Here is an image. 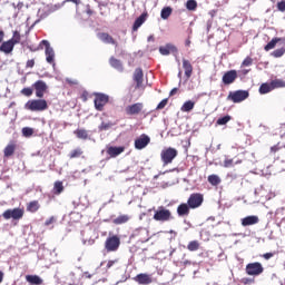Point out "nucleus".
Instances as JSON below:
<instances>
[{
  "label": "nucleus",
  "instance_id": "obj_1",
  "mask_svg": "<svg viewBox=\"0 0 285 285\" xmlns=\"http://www.w3.org/2000/svg\"><path fill=\"white\" fill-rule=\"evenodd\" d=\"M17 43H21V33L18 30L13 31V36L11 39L1 43L0 52H4V55H10V52L14 50V46H17Z\"/></svg>",
  "mask_w": 285,
  "mask_h": 285
},
{
  "label": "nucleus",
  "instance_id": "obj_2",
  "mask_svg": "<svg viewBox=\"0 0 285 285\" xmlns=\"http://www.w3.org/2000/svg\"><path fill=\"white\" fill-rule=\"evenodd\" d=\"M26 110H30V112H43V110H48V101L46 99H31L24 104Z\"/></svg>",
  "mask_w": 285,
  "mask_h": 285
},
{
  "label": "nucleus",
  "instance_id": "obj_3",
  "mask_svg": "<svg viewBox=\"0 0 285 285\" xmlns=\"http://www.w3.org/2000/svg\"><path fill=\"white\" fill-rule=\"evenodd\" d=\"M153 219H155V222L161 223L170 222V219H173V212L164 206H159L157 210H155Z\"/></svg>",
  "mask_w": 285,
  "mask_h": 285
},
{
  "label": "nucleus",
  "instance_id": "obj_4",
  "mask_svg": "<svg viewBox=\"0 0 285 285\" xmlns=\"http://www.w3.org/2000/svg\"><path fill=\"white\" fill-rule=\"evenodd\" d=\"M177 155H179V151H177L173 147H168L161 150L160 153V159L163 161L164 166H168L173 163L175 158H177Z\"/></svg>",
  "mask_w": 285,
  "mask_h": 285
},
{
  "label": "nucleus",
  "instance_id": "obj_5",
  "mask_svg": "<svg viewBox=\"0 0 285 285\" xmlns=\"http://www.w3.org/2000/svg\"><path fill=\"white\" fill-rule=\"evenodd\" d=\"M119 246H121V238L117 235L108 236L105 240V250L107 253H116V250H119Z\"/></svg>",
  "mask_w": 285,
  "mask_h": 285
},
{
  "label": "nucleus",
  "instance_id": "obj_6",
  "mask_svg": "<svg viewBox=\"0 0 285 285\" xmlns=\"http://www.w3.org/2000/svg\"><path fill=\"white\" fill-rule=\"evenodd\" d=\"M250 94L247 90H236L230 91L227 96V101H233V104H242V101H246Z\"/></svg>",
  "mask_w": 285,
  "mask_h": 285
},
{
  "label": "nucleus",
  "instance_id": "obj_7",
  "mask_svg": "<svg viewBox=\"0 0 285 285\" xmlns=\"http://www.w3.org/2000/svg\"><path fill=\"white\" fill-rule=\"evenodd\" d=\"M94 105L96 110H98V112H102L108 101H110V96L101 92H96L94 94Z\"/></svg>",
  "mask_w": 285,
  "mask_h": 285
},
{
  "label": "nucleus",
  "instance_id": "obj_8",
  "mask_svg": "<svg viewBox=\"0 0 285 285\" xmlns=\"http://www.w3.org/2000/svg\"><path fill=\"white\" fill-rule=\"evenodd\" d=\"M26 214V210L23 208H13V209H7L3 212L2 217L3 219H13L16 222H19V219H23V215Z\"/></svg>",
  "mask_w": 285,
  "mask_h": 285
},
{
  "label": "nucleus",
  "instance_id": "obj_9",
  "mask_svg": "<svg viewBox=\"0 0 285 285\" xmlns=\"http://www.w3.org/2000/svg\"><path fill=\"white\" fill-rule=\"evenodd\" d=\"M245 272L247 275L257 277L258 275H262V273H264V266L259 262L249 263L246 265Z\"/></svg>",
  "mask_w": 285,
  "mask_h": 285
},
{
  "label": "nucleus",
  "instance_id": "obj_10",
  "mask_svg": "<svg viewBox=\"0 0 285 285\" xmlns=\"http://www.w3.org/2000/svg\"><path fill=\"white\" fill-rule=\"evenodd\" d=\"M269 157L273 159H285V145L283 142H277L269 149Z\"/></svg>",
  "mask_w": 285,
  "mask_h": 285
},
{
  "label": "nucleus",
  "instance_id": "obj_11",
  "mask_svg": "<svg viewBox=\"0 0 285 285\" xmlns=\"http://www.w3.org/2000/svg\"><path fill=\"white\" fill-rule=\"evenodd\" d=\"M187 204L191 209L199 208L204 204V194L194 193L189 196Z\"/></svg>",
  "mask_w": 285,
  "mask_h": 285
},
{
  "label": "nucleus",
  "instance_id": "obj_12",
  "mask_svg": "<svg viewBox=\"0 0 285 285\" xmlns=\"http://www.w3.org/2000/svg\"><path fill=\"white\" fill-rule=\"evenodd\" d=\"M32 88L36 91V97H38V99H43V95L48 92V85L43 80H37L32 85Z\"/></svg>",
  "mask_w": 285,
  "mask_h": 285
},
{
  "label": "nucleus",
  "instance_id": "obj_13",
  "mask_svg": "<svg viewBox=\"0 0 285 285\" xmlns=\"http://www.w3.org/2000/svg\"><path fill=\"white\" fill-rule=\"evenodd\" d=\"M142 110H144V102H135L125 108V112L126 115H128V117H135L137 115H141Z\"/></svg>",
  "mask_w": 285,
  "mask_h": 285
},
{
  "label": "nucleus",
  "instance_id": "obj_14",
  "mask_svg": "<svg viewBox=\"0 0 285 285\" xmlns=\"http://www.w3.org/2000/svg\"><path fill=\"white\" fill-rule=\"evenodd\" d=\"M132 79L136 83V86H135L136 90H139V89L145 90V87H144V69L136 68L135 71H134Z\"/></svg>",
  "mask_w": 285,
  "mask_h": 285
},
{
  "label": "nucleus",
  "instance_id": "obj_15",
  "mask_svg": "<svg viewBox=\"0 0 285 285\" xmlns=\"http://www.w3.org/2000/svg\"><path fill=\"white\" fill-rule=\"evenodd\" d=\"M45 46V55L47 63H55V49L50 47V42L48 40H42L40 42V47Z\"/></svg>",
  "mask_w": 285,
  "mask_h": 285
},
{
  "label": "nucleus",
  "instance_id": "obj_16",
  "mask_svg": "<svg viewBox=\"0 0 285 285\" xmlns=\"http://www.w3.org/2000/svg\"><path fill=\"white\" fill-rule=\"evenodd\" d=\"M148 144H150V137L146 134H142L138 138H136L135 148L136 150H144V148H146Z\"/></svg>",
  "mask_w": 285,
  "mask_h": 285
},
{
  "label": "nucleus",
  "instance_id": "obj_17",
  "mask_svg": "<svg viewBox=\"0 0 285 285\" xmlns=\"http://www.w3.org/2000/svg\"><path fill=\"white\" fill-rule=\"evenodd\" d=\"M222 80L225 86H230V83H235V81L237 80V70L233 69L226 71Z\"/></svg>",
  "mask_w": 285,
  "mask_h": 285
},
{
  "label": "nucleus",
  "instance_id": "obj_18",
  "mask_svg": "<svg viewBox=\"0 0 285 285\" xmlns=\"http://www.w3.org/2000/svg\"><path fill=\"white\" fill-rule=\"evenodd\" d=\"M98 39L102 41V43H109L111 46H115V48L119 46V42H117V40H115V38H112V36H110V33L108 32L98 33Z\"/></svg>",
  "mask_w": 285,
  "mask_h": 285
},
{
  "label": "nucleus",
  "instance_id": "obj_19",
  "mask_svg": "<svg viewBox=\"0 0 285 285\" xmlns=\"http://www.w3.org/2000/svg\"><path fill=\"white\" fill-rule=\"evenodd\" d=\"M159 52H160V55L167 57L168 55H170V52L173 55H177V52H179V50L177 49L176 46L167 43L164 47H159Z\"/></svg>",
  "mask_w": 285,
  "mask_h": 285
},
{
  "label": "nucleus",
  "instance_id": "obj_20",
  "mask_svg": "<svg viewBox=\"0 0 285 285\" xmlns=\"http://www.w3.org/2000/svg\"><path fill=\"white\" fill-rule=\"evenodd\" d=\"M178 217H188L190 215V205L187 203H181L177 207Z\"/></svg>",
  "mask_w": 285,
  "mask_h": 285
},
{
  "label": "nucleus",
  "instance_id": "obj_21",
  "mask_svg": "<svg viewBox=\"0 0 285 285\" xmlns=\"http://www.w3.org/2000/svg\"><path fill=\"white\" fill-rule=\"evenodd\" d=\"M135 282L140 285H148L153 284V277L150 276V274H138L135 277Z\"/></svg>",
  "mask_w": 285,
  "mask_h": 285
},
{
  "label": "nucleus",
  "instance_id": "obj_22",
  "mask_svg": "<svg viewBox=\"0 0 285 285\" xmlns=\"http://www.w3.org/2000/svg\"><path fill=\"white\" fill-rule=\"evenodd\" d=\"M242 226H255V224H259V217L252 215V216H246L242 218L240 220Z\"/></svg>",
  "mask_w": 285,
  "mask_h": 285
},
{
  "label": "nucleus",
  "instance_id": "obj_23",
  "mask_svg": "<svg viewBox=\"0 0 285 285\" xmlns=\"http://www.w3.org/2000/svg\"><path fill=\"white\" fill-rule=\"evenodd\" d=\"M146 19H148V12L141 13L134 22L132 30L134 32H137L144 23H146Z\"/></svg>",
  "mask_w": 285,
  "mask_h": 285
},
{
  "label": "nucleus",
  "instance_id": "obj_24",
  "mask_svg": "<svg viewBox=\"0 0 285 285\" xmlns=\"http://www.w3.org/2000/svg\"><path fill=\"white\" fill-rule=\"evenodd\" d=\"M183 68L185 70V77L190 79L193 77V63H190V60L183 58Z\"/></svg>",
  "mask_w": 285,
  "mask_h": 285
},
{
  "label": "nucleus",
  "instance_id": "obj_25",
  "mask_svg": "<svg viewBox=\"0 0 285 285\" xmlns=\"http://www.w3.org/2000/svg\"><path fill=\"white\" fill-rule=\"evenodd\" d=\"M109 65L111 66V68H115V70H118V72H124V63H121V60L115 57H110Z\"/></svg>",
  "mask_w": 285,
  "mask_h": 285
},
{
  "label": "nucleus",
  "instance_id": "obj_26",
  "mask_svg": "<svg viewBox=\"0 0 285 285\" xmlns=\"http://www.w3.org/2000/svg\"><path fill=\"white\" fill-rule=\"evenodd\" d=\"M279 41H283L285 43V38H273L265 47V52H269V50H274V48L279 43Z\"/></svg>",
  "mask_w": 285,
  "mask_h": 285
},
{
  "label": "nucleus",
  "instance_id": "obj_27",
  "mask_svg": "<svg viewBox=\"0 0 285 285\" xmlns=\"http://www.w3.org/2000/svg\"><path fill=\"white\" fill-rule=\"evenodd\" d=\"M26 282L30 285H41L43 284V278H41L39 275H27Z\"/></svg>",
  "mask_w": 285,
  "mask_h": 285
},
{
  "label": "nucleus",
  "instance_id": "obj_28",
  "mask_svg": "<svg viewBox=\"0 0 285 285\" xmlns=\"http://www.w3.org/2000/svg\"><path fill=\"white\" fill-rule=\"evenodd\" d=\"M124 150H126V147H109L107 154L109 157H119Z\"/></svg>",
  "mask_w": 285,
  "mask_h": 285
},
{
  "label": "nucleus",
  "instance_id": "obj_29",
  "mask_svg": "<svg viewBox=\"0 0 285 285\" xmlns=\"http://www.w3.org/2000/svg\"><path fill=\"white\" fill-rule=\"evenodd\" d=\"M41 208L39 200H31L27 204V213H37Z\"/></svg>",
  "mask_w": 285,
  "mask_h": 285
},
{
  "label": "nucleus",
  "instance_id": "obj_30",
  "mask_svg": "<svg viewBox=\"0 0 285 285\" xmlns=\"http://www.w3.org/2000/svg\"><path fill=\"white\" fill-rule=\"evenodd\" d=\"M14 150H17V144L10 142L3 150L4 157H12L14 155Z\"/></svg>",
  "mask_w": 285,
  "mask_h": 285
},
{
  "label": "nucleus",
  "instance_id": "obj_31",
  "mask_svg": "<svg viewBox=\"0 0 285 285\" xmlns=\"http://www.w3.org/2000/svg\"><path fill=\"white\" fill-rule=\"evenodd\" d=\"M128 222H130V216L120 215L112 220V224H115L116 226H121V224H128Z\"/></svg>",
  "mask_w": 285,
  "mask_h": 285
},
{
  "label": "nucleus",
  "instance_id": "obj_32",
  "mask_svg": "<svg viewBox=\"0 0 285 285\" xmlns=\"http://www.w3.org/2000/svg\"><path fill=\"white\" fill-rule=\"evenodd\" d=\"M73 135H76V137L78 138V139H82V140H85L86 141V139H90V136L88 135V130H86V129H76L75 131H73Z\"/></svg>",
  "mask_w": 285,
  "mask_h": 285
},
{
  "label": "nucleus",
  "instance_id": "obj_33",
  "mask_svg": "<svg viewBox=\"0 0 285 285\" xmlns=\"http://www.w3.org/2000/svg\"><path fill=\"white\" fill-rule=\"evenodd\" d=\"M268 92H273V85L269 82H264L259 87L261 95H268Z\"/></svg>",
  "mask_w": 285,
  "mask_h": 285
},
{
  "label": "nucleus",
  "instance_id": "obj_34",
  "mask_svg": "<svg viewBox=\"0 0 285 285\" xmlns=\"http://www.w3.org/2000/svg\"><path fill=\"white\" fill-rule=\"evenodd\" d=\"M202 244H199V240H190L187 245V250H190V253H195V250H199Z\"/></svg>",
  "mask_w": 285,
  "mask_h": 285
},
{
  "label": "nucleus",
  "instance_id": "obj_35",
  "mask_svg": "<svg viewBox=\"0 0 285 285\" xmlns=\"http://www.w3.org/2000/svg\"><path fill=\"white\" fill-rule=\"evenodd\" d=\"M63 193V183L61 180H57L53 184V195H61Z\"/></svg>",
  "mask_w": 285,
  "mask_h": 285
},
{
  "label": "nucleus",
  "instance_id": "obj_36",
  "mask_svg": "<svg viewBox=\"0 0 285 285\" xmlns=\"http://www.w3.org/2000/svg\"><path fill=\"white\" fill-rule=\"evenodd\" d=\"M207 181H209L212 186H219L222 184V178L213 174L208 176Z\"/></svg>",
  "mask_w": 285,
  "mask_h": 285
},
{
  "label": "nucleus",
  "instance_id": "obj_37",
  "mask_svg": "<svg viewBox=\"0 0 285 285\" xmlns=\"http://www.w3.org/2000/svg\"><path fill=\"white\" fill-rule=\"evenodd\" d=\"M81 155H83V150L81 148H76L69 153L68 157L69 159H79Z\"/></svg>",
  "mask_w": 285,
  "mask_h": 285
},
{
  "label": "nucleus",
  "instance_id": "obj_38",
  "mask_svg": "<svg viewBox=\"0 0 285 285\" xmlns=\"http://www.w3.org/2000/svg\"><path fill=\"white\" fill-rule=\"evenodd\" d=\"M193 108H195V102L193 100H188V101L184 102L180 110H181V112H190V110H193Z\"/></svg>",
  "mask_w": 285,
  "mask_h": 285
},
{
  "label": "nucleus",
  "instance_id": "obj_39",
  "mask_svg": "<svg viewBox=\"0 0 285 285\" xmlns=\"http://www.w3.org/2000/svg\"><path fill=\"white\" fill-rule=\"evenodd\" d=\"M112 126H115V124H112L111 121H102L99 126H98V130L99 132H104L106 130H110V128H112Z\"/></svg>",
  "mask_w": 285,
  "mask_h": 285
},
{
  "label": "nucleus",
  "instance_id": "obj_40",
  "mask_svg": "<svg viewBox=\"0 0 285 285\" xmlns=\"http://www.w3.org/2000/svg\"><path fill=\"white\" fill-rule=\"evenodd\" d=\"M271 83L273 90H276L277 88H285V81L283 79H274Z\"/></svg>",
  "mask_w": 285,
  "mask_h": 285
},
{
  "label": "nucleus",
  "instance_id": "obj_41",
  "mask_svg": "<svg viewBox=\"0 0 285 285\" xmlns=\"http://www.w3.org/2000/svg\"><path fill=\"white\" fill-rule=\"evenodd\" d=\"M170 14H173V8L165 7V8L161 9V12H160L161 19L166 20L170 17Z\"/></svg>",
  "mask_w": 285,
  "mask_h": 285
},
{
  "label": "nucleus",
  "instance_id": "obj_42",
  "mask_svg": "<svg viewBox=\"0 0 285 285\" xmlns=\"http://www.w3.org/2000/svg\"><path fill=\"white\" fill-rule=\"evenodd\" d=\"M285 55V48L282 47V48H278L276 50H274L272 53H271V57H274V59H281L282 56Z\"/></svg>",
  "mask_w": 285,
  "mask_h": 285
},
{
  "label": "nucleus",
  "instance_id": "obj_43",
  "mask_svg": "<svg viewBox=\"0 0 285 285\" xmlns=\"http://www.w3.org/2000/svg\"><path fill=\"white\" fill-rule=\"evenodd\" d=\"M33 92V87H24L22 90H20V95H22L23 97H32Z\"/></svg>",
  "mask_w": 285,
  "mask_h": 285
},
{
  "label": "nucleus",
  "instance_id": "obj_44",
  "mask_svg": "<svg viewBox=\"0 0 285 285\" xmlns=\"http://www.w3.org/2000/svg\"><path fill=\"white\" fill-rule=\"evenodd\" d=\"M233 118L230 116H224L222 118H218L216 124L217 126H226V124H228V121H230Z\"/></svg>",
  "mask_w": 285,
  "mask_h": 285
},
{
  "label": "nucleus",
  "instance_id": "obj_45",
  "mask_svg": "<svg viewBox=\"0 0 285 285\" xmlns=\"http://www.w3.org/2000/svg\"><path fill=\"white\" fill-rule=\"evenodd\" d=\"M187 10L195 11L197 10V1L196 0H188L186 2Z\"/></svg>",
  "mask_w": 285,
  "mask_h": 285
},
{
  "label": "nucleus",
  "instance_id": "obj_46",
  "mask_svg": "<svg viewBox=\"0 0 285 285\" xmlns=\"http://www.w3.org/2000/svg\"><path fill=\"white\" fill-rule=\"evenodd\" d=\"M22 135L23 137H32V135H35V129L30 127H24L22 128Z\"/></svg>",
  "mask_w": 285,
  "mask_h": 285
},
{
  "label": "nucleus",
  "instance_id": "obj_47",
  "mask_svg": "<svg viewBox=\"0 0 285 285\" xmlns=\"http://www.w3.org/2000/svg\"><path fill=\"white\" fill-rule=\"evenodd\" d=\"M242 68H248V66H253V58L250 56H247L243 62H242Z\"/></svg>",
  "mask_w": 285,
  "mask_h": 285
},
{
  "label": "nucleus",
  "instance_id": "obj_48",
  "mask_svg": "<svg viewBox=\"0 0 285 285\" xmlns=\"http://www.w3.org/2000/svg\"><path fill=\"white\" fill-rule=\"evenodd\" d=\"M240 284H244V285L255 284V278L243 277L240 279Z\"/></svg>",
  "mask_w": 285,
  "mask_h": 285
},
{
  "label": "nucleus",
  "instance_id": "obj_49",
  "mask_svg": "<svg viewBox=\"0 0 285 285\" xmlns=\"http://www.w3.org/2000/svg\"><path fill=\"white\" fill-rule=\"evenodd\" d=\"M35 63H36L35 58L29 59V60H27L24 68L27 70L32 69V68H35Z\"/></svg>",
  "mask_w": 285,
  "mask_h": 285
},
{
  "label": "nucleus",
  "instance_id": "obj_50",
  "mask_svg": "<svg viewBox=\"0 0 285 285\" xmlns=\"http://www.w3.org/2000/svg\"><path fill=\"white\" fill-rule=\"evenodd\" d=\"M166 106H168V99H163L158 106H157V110H164V108H166Z\"/></svg>",
  "mask_w": 285,
  "mask_h": 285
},
{
  "label": "nucleus",
  "instance_id": "obj_51",
  "mask_svg": "<svg viewBox=\"0 0 285 285\" xmlns=\"http://www.w3.org/2000/svg\"><path fill=\"white\" fill-rule=\"evenodd\" d=\"M276 8L279 12H285V0L277 2Z\"/></svg>",
  "mask_w": 285,
  "mask_h": 285
},
{
  "label": "nucleus",
  "instance_id": "obj_52",
  "mask_svg": "<svg viewBox=\"0 0 285 285\" xmlns=\"http://www.w3.org/2000/svg\"><path fill=\"white\" fill-rule=\"evenodd\" d=\"M115 264H119V259L116 258V259H114V261H108L106 268H107V269H110V268L114 267Z\"/></svg>",
  "mask_w": 285,
  "mask_h": 285
},
{
  "label": "nucleus",
  "instance_id": "obj_53",
  "mask_svg": "<svg viewBox=\"0 0 285 285\" xmlns=\"http://www.w3.org/2000/svg\"><path fill=\"white\" fill-rule=\"evenodd\" d=\"M57 222V218L55 216H51L49 219L45 222V226H50L51 224H55Z\"/></svg>",
  "mask_w": 285,
  "mask_h": 285
},
{
  "label": "nucleus",
  "instance_id": "obj_54",
  "mask_svg": "<svg viewBox=\"0 0 285 285\" xmlns=\"http://www.w3.org/2000/svg\"><path fill=\"white\" fill-rule=\"evenodd\" d=\"M233 166V159H225L224 160V168H230Z\"/></svg>",
  "mask_w": 285,
  "mask_h": 285
},
{
  "label": "nucleus",
  "instance_id": "obj_55",
  "mask_svg": "<svg viewBox=\"0 0 285 285\" xmlns=\"http://www.w3.org/2000/svg\"><path fill=\"white\" fill-rule=\"evenodd\" d=\"M63 3H75L76 6H79L81 0H65Z\"/></svg>",
  "mask_w": 285,
  "mask_h": 285
},
{
  "label": "nucleus",
  "instance_id": "obj_56",
  "mask_svg": "<svg viewBox=\"0 0 285 285\" xmlns=\"http://www.w3.org/2000/svg\"><path fill=\"white\" fill-rule=\"evenodd\" d=\"M80 99H81L82 101H88V91H83V92L81 94V96H80Z\"/></svg>",
  "mask_w": 285,
  "mask_h": 285
},
{
  "label": "nucleus",
  "instance_id": "obj_57",
  "mask_svg": "<svg viewBox=\"0 0 285 285\" xmlns=\"http://www.w3.org/2000/svg\"><path fill=\"white\" fill-rule=\"evenodd\" d=\"M274 255H275V254H273V253H265V254L263 255V257H264V259H271L272 257H274Z\"/></svg>",
  "mask_w": 285,
  "mask_h": 285
},
{
  "label": "nucleus",
  "instance_id": "obj_58",
  "mask_svg": "<svg viewBox=\"0 0 285 285\" xmlns=\"http://www.w3.org/2000/svg\"><path fill=\"white\" fill-rule=\"evenodd\" d=\"M6 38V32L0 30V43H3V39Z\"/></svg>",
  "mask_w": 285,
  "mask_h": 285
},
{
  "label": "nucleus",
  "instance_id": "obj_59",
  "mask_svg": "<svg viewBox=\"0 0 285 285\" xmlns=\"http://www.w3.org/2000/svg\"><path fill=\"white\" fill-rule=\"evenodd\" d=\"M179 91V89L178 88H174V89H171V91H170V97H174V95L176 94V92H178Z\"/></svg>",
  "mask_w": 285,
  "mask_h": 285
},
{
  "label": "nucleus",
  "instance_id": "obj_60",
  "mask_svg": "<svg viewBox=\"0 0 285 285\" xmlns=\"http://www.w3.org/2000/svg\"><path fill=\"white\" fill-rule=\"evenodd\" d=\"M3 277H4V274H3V272H2V271H0V284H2V283H3Z\"/></svg>",
  "mask_w": 285,
  "mask_h": 285
},
{
  "label": "nucleus",
  "instance_id": "obj_61",
  "mask_svg": "<svg viewBox=\"0 0 285 285\" xmlns=\"http://www.w3.org/2000/svg\"><path fill=\"white\" fill-rule=\"evenodd\" d=\"M67 83H70L71 86H77V81H72L70 79H67Z\"/></svg>",
  "mask_w": 285,
  "mask_h": 285
},
{
  "label": "nucleus",
  "instance_id": "obj_62",
  "mask_svg": "<svg viewBox=\"0 0 285 285\" xmlns=\"http://www.w3.org/2000/svg\"><path fill=\"white\" fill-rule=\"evenodd\" d=\"M183 264H184V266H190L191 262L190 261H184Z\"/></svg>",
  "mask_w": 285,
  "mask_h": 285
},
{
  "label": "nucleus",
  "instance_id": "obj_63",
  "mask_svg": "<svg viewBox=\"0 0 285 285\" xmlns=\"http://www.w3.org/2000/svg\"><path fill=\"white\" fill-rule=\"evenodd\" d=\"M147 41H155V36H149V37L147 38Z\"/></svg>",
  "mask_w": 285,
  "mask_h": 285
},
{
  "label": "nucleus",
  "instance_id": "obj_64",
  "mask_svg": "<svg viewBox=\"0 0 285 285\" xmlns=\"http://www.w3.org/2000/svg\"><path fill=\"white\" fill-rule=\"evenodd\" d=\"M242 72L243 75H248V72H250V69H244Z\"/></svg>",
  "mask_w": 285,
  "mask_h": 285
}]
</instances>
